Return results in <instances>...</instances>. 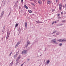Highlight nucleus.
<instances>
[{"label": "nucleus", "mask_w": 66, "mask_h": 66, "mask_svg": "<svg viewBox=\"0 0 66 66\" xmlns=\"http://www.w3.org/2000/svg\"><path fill=\"white\" fill-rule=\"evenodd\" d=\"M51 43L52 44H57L58 43L56 42V39H54L53 40H51Z\"/></svg>", "instance_id": "obj_1"}, {"label": "nucleus", "mask_w": 66, "mask_h": 66, "mask_svg": "<svg viewBox=\"0 0 66 66\" xmlns=\"http://www.w3.org/2000/svg\"><path fill=\"white\" fill-rule=\"evenodd\" d=\"M62 5L61 4H60L59 6V10L60 11L62 10Z\"/></svg>", "instance_id": "obj_2"}, {"label": "nucleus", "mask_w": 66, "mask_h": 66, "mask_svg": "<svg viewBox=\"0 0 66 66\" xmlns=\"http://www.w3.org/2000/svg\"><path fill=\"white\" fill-rule=\"evenodd\" d=\"M27 45L26 44L25 45V46L26 47H28V45H29L30 44V42L27 41Z\"/></svg>", "instance_id": "obj_3"}, {"label": "nucleus", "mask_w": 66, "mask_h": 66, "mask_svg": "<svg viewBox=\"0 0 66 66\" xmlns=\"http://www.w3.org/2000/svg\"><path fill=\"white\" fill-rule=\"evenodd\" d=\"M10 35V33H9V32L8 31L7 32V36L6 38V39H8V38L9 37V35Z\"/></svg>", "instance_id": "obj_4"}, {"label": "nucleus", "mask_w": 66, "mask_h": 66, "mask_svg": "<svg viewBox=\"0 0 66 66\" xmlns=\"http://www.w3.org/2000/svg\"><path fill=\"white\" fill-rule=\"evenodd\" d=\"M27 53V51H23L22 52V54H24Z\"/></svg>", "instance_id": "obj_5"}, {"label": "nucleus", "mask_w": 66, "mask_h": 66, "mask_svg": "<svg viewBox=\"0 0 66 66\" xmlns=\"http://www.w3.org/2000/svg\"><path fill=\"white\" fill-rule=\"evenodd\" d=\"M4 11H3L1 13V18L2 17V16L3 14H4Z\"/></svg>", "instance_id": "obj_6"}, {"label": "nucleus", "mask_w": 66, "mask_h": 66, "mask_svg": "<svg viewBox=\"0 0 66 66\" xmlns=\"http://www.w3.org/2000/svg\"><path fill=\"white\" fill-rule=\"evenodd\" d=\"M21 58V56L19 55V57L17 58V59H16V60H18V61H19V59H20Z\"/></svg>", "instance_id": "obj_7"}, {"label": "nucleus", "mask_w": 66, "mask_h": 66, "mask_svg": "<svg viewBox=\"0 0 66 66\" xmlns=\"http://www.w3.org/2000/svg\"><path fill=\"white\" fill-rule=\"evenodd\" d=\"M20 44V42H19L18 43H17V44L15 46V48H17V47H18V46L19 45V44Z\"/></svg>", "instance_id": "obj_8"}, {"label": "nucleus", "mask_w": 66, "mask_h": 66, "mask_svg": "<svg viewBox=\"0 0 66 66\" xmlns=\"http://www.w3.org/2000/svg\"><path fill=\"white\" fill-rule=\"evenodd\" d=\"M38 2L39 4H42V2L41 0L39 1Z\"/></svg>", "instance_id": "obj_9"}, {"label": "nucleus", "mask_w": 66, "mask_h": 66, "mask_svg": "<svg viewBox=\"0 0 66 66\" xmlns=\"http://www.w3.org/2000/svg\"><path fill=\"white\" fill-rule=\"evenodd\" d=\"M13 64V61H12V62H11V63L10 64L9 66H12Z\"/></svg>", "instance_id": "obj_10"}, {"label": "nucleus", "mask_w": 66, "mask_h": 66, "mask_svg": "<svg viewBox=\"0 0 66 66\" xmlns=\"http://www.w3.org/2000/svg\"><path fill=\"white\" fill-rule=\"evenodd\" d=\"M25 27L26 28L27 27V23L26 22L25 23Z\"/></svg>", "instance_id": "obj_11"}, {"label": "nucleus", "mask_w": 66, "mask_h": 66, "mask_svg": "<svg viewBox=\"0 0 66 66\" xmlns=\"http://www.w3.org/2000/svg\"><path fill=\"white\" fill-rule=\"evenodd\" d=\"M46 63L47 64H49V63H50V60H48L47 61Z\"/></svg>", "instance_id": "obj_12"}, {"label": "nucleus", "mask_w": 66, "mask_h": 66, "mask_svg": "<svg viewBox=\"0 0 66 66\" xmlns=\"http://www.w3.org/2000/svg\"><path fill=\"white\" fill-rule=\"evenodd\" d=\"M5 28V26H4L3 29V30H3L2 31V32H3H3H4V31Z\"/></svg>", "instance_id": "obj_13"}, {"label": "nucleus", "mask_w": 66, "mask_h": 66, "mask_svg": "<svg viewBox=\"0 0 66 66\" xmlns=\"http://www.w3.org/2000/svg\"><path fill=\"white\" fill-rule=\"evenodd\" d=\"M66 42V40H65L64 39L62 40L61 39V42Z\"/></svg>", "instance_id": "obj_14"}, {"label": "nucleus", "mask_w": 66, "mask_h": 66, "mask_svg": "<svg viewBox=\"0 0 66 66\" xmlns=\"http://www.w3.org/2000/svg\"><path fill=\"white\" fill-rule=\"evenodd\" d=\"M24 7L27 9H28V7H27V6H26V5H24Z\"/></svg>", "instance_id": "obj_15"}, {"label": "nucleus", "mask_w": 66, "mask_h": 66, "mask_svg": "<svg viewBox=\"0 0 66 66\" xmlns=\"http://www.w3.org/2000/svg\"><path fill=\"white\" fill-rule=\"evenodd\" d=\"M28 11L29 13H32V11H31L30 10H28Z\"/></svg>", "instance_id": "obj_16"}, {"label": "nucleus", "mask_w": 66, "mask_h": 66, "mask_svg": "<svg viewBox=\"0 0 66 66\" xmlns=\"http://www.w3.org/2000/svg\"><path fill=\"white\" fill-rule=\"evenodd\" d=\"M57 41L59 42H62V39H60L59 40H57Z\"/></svg>", "instance_id": "obj_17"}, {"label": "nucleus", "mask_w": 66, "mask_h": 66, "mask_svg": "<svg viewBox=\"0 0 66 66\" xmlns=\"http://www.w3.org/2000/svg\"><path fill=\"white\" fill-rule=\"evenodd\" d=\"M62 22H64V23L66 22V20H62Z\"/></svg>", "instance_id": "obj_18"}, {"label": "nucleus", "mask_w": 66, "mask_h": 66, "mask_svg": "<svg viewBox=\"0 0 66 66\" xmlns=\"http://www.w3.org/2000/svg\"><path fill=\"white\" fill-rule=\"evenodd\" d=\"M51 3V2L50 1L47 2V4H50Z\"/></svg>", "instance_id": "obj_19"}, {"label": "nucleus", "mask_w": 66, "mask_h": 66, "mask_svg": "<svg viewBox=\"0 0 66 66\" xmlns=\"http://www.w3.org/2000/svg\"><path fill=\"white\" fill-rule=\"evenodd\" d=\"M17 55H18V54H16L15 55L14 57V58H16L17 57Z\"/></svg>", "instance_id": "obj_20"}, {"label": "nucleus", "mask_w": 66, "mask_h": 66, "mask_svg": "<svg viewBox=\"0 0 66 66\" xmlns=\"http://www.w3.org/2000/svg\"><path fill=\"white\" fill-rule=\"evenodd\" d=\"M36 22H37V23H43V22H39V21H36Z\"/></svg>", "instance_id": "obj_21"}, {"label": "nucleus", "mask_w": 66, "mask_h": 66, "mask_svg": "<svg viewBox=\"0 0 66 66\" xmlns=\"http://www.w3.org/2000/svg\"><path fill=\"white\" fill-rule=\"evenodd\" d=\"M59 46H62V44L60 43L59 44Z\"/></svg>", "instance_id": "obj_22"}, {"label": "nucleus", "mask_w": 66, "mask_h": 66, "mask_svg": "<svg viewBox=\"0 0 66 66\" xmlns=\"http://www.w3.org/2000/svg\"><path fill=\"white\" fill-rule=\"evenodd\" d=\"M56 32V30H54L53 32V33H55Z\"/></svg>", "instance_id": "obj_23"}, {"label": "nucleus", "mask_w": 66, "mask_h": 66, "mask_svg": "<svg viewBox=\"0 0 66 66\" xmlns=\"http://www.w3.org/2000/svg\"><path fill=\"white\" fill-rule=\"evenodd\" d=\"M18 61L19 60H16V65L18 63Z\"/></svg>", "instance_id": "obj_24"}, {"label": "nucleus", "mask_w": 66, "mask_h": 66, "mask_svg": "<svg viewBox=\"0 0 66 66\" xmlns=\"http://www.w3.org/2000/svg\"><path fill=\"white\" fill-rule=\"evenodd\" d=\"M18 26V24L17 23H16L15 25V27H17Z\"/></svg>", "instance_id": "obj_25"}, {"label": "nucleus", "mask_w": 66, "mask_h": 66, "mask_svg": "<svg viewBox=\"0 0 66 66\" xmlns=\"http://www.w3.org/2000/svg\"><path fill=\"white\" fill-rule=\"evenodd\" d=\"M11 11H10L9 13V15H8V16H9V15H10V14H11Z\"/></svg>", "instance_id": "obj_26"}, {"label": "nucleus", "mask_w": 66, "mask_h": 66, "mask_svg": "<svg viewBox=\"0 0 66 66\" xmlns=\"http://www.w3.org/2000/svg\"><path fill=\"white\" fill-rule=\"evenodd\" d=\"M14 6H15V7H17L18 6L17 5V4H15L14 5Z\"/></svg>", "instance_id": "obj_27"}, {"label": "nucleus", "mask_w": 66, "mask_h": 66, "mask_svg": "<svg viewBox=\"0 0 66 66\" xmlns=\"http://www.w3.org/2000/svg\"><path fill=\"white\" fill-rule=\"evenodd\" d=\"M17 3H18V1H17V2H16L15 4H17Z\"/></svg>", "instance_id": "obj_28"}, {"label": "nucleus", "mask_w": 66, "mask_h": 66, "mask_svg": "<svg viewBox=\"0 0 66 66\" xmlns=\"http://www.w3.org/2000/svg\"><path fill=\"white\" fill-rule=\"evenodd\" d=\"M58 18L59 19H61V17L59 16L58 17Z\"/></svg>", "instance_id": "obj_29"}, {"label": "nucleus", "mask_w": 66, "mask_h": 66, "mask_svg": "<svg viewBox=\"0 0 66 66\" xmlns=\"http://www.w3.org/2000/svg\"><path fill=\"white\" fill-rule=\"evenodd\" d=\"M59 33L58 32L56 33V35H59Z\"/></svg>", "instance_id": "obj_30"}, {"label": "nucleus", "mask_w": 66, "mask_h": 66, "mask_svg": "<svg viewBox=\"0 0 66 66\" xmlns=\"http://www.w3.org/2000/svg\"><path fill=\"white\" fill-rule=\"evenodd\" d=\"M11 54H12V53H11L10 54H9V56H11Z\"/></svg>", "instance_id": "obj_31"}, {"label": "nucleus", "mask_w": 66, "mask_h": 66, "mask_svg": "<svg viewBox=\"0 0 66 66\" xmlns=\"http://www.w3.org/2000/svg\"><path fill=\"white\" fill-rule=\"evenodd\" d=\"M18 53H19L18 52H17L16 53V54H18Z\"/></svg>", "instance_id": "obj_32"}, {"label": "nucleus", "mask_w": 66, "mask_h": 66, "mask_svg": "<svg viewBox=\"0 0 66 66\" xmlns=\"http://www.w3.org/2000/svg\"><path fill=\"white\" fill-rule=\"evenodd\" d=\"M62 25H64V24H60V26H62Z\"/></svg>", "instance_id": "obj_33"}, {"label": "nucleus", "mask_w": 66, "mask_h": 66, "mask_svg": "<svg viewBox=\"0 0 66 66\" xmlns=\"http://www.w3.org/2000/svg\"><path fill=\"white\" fill-rule=\"evenodd\" d=\"M61 26L60 24H59L57 25V26Z\"/></svg>", "instance_id": "obj_34"}, {"label": "nucleus", "mask_w": 66, "mask_h": 66, "mask_svg": "<svg viewBox=\"0 0 66 66\" xmlns=\"http://www.w3.org/2000/svg\"><path fill=\"white\" fill-rule=\"evenodd\" d=\"M45 50L44 51H46V50H47V48H46V47L45 48Z\"/></svg>", "instance_id": "obj_35"}, {"label": "nucleus", "mask_w": 66, "mask_h": 66, "mask_svg": "<svg viewBox=\"0 0 66 66\" xmlns=\"http://www.w3.org/2000/svg\"><path fill=\"white\" fill-rule=\"evenodd\" d=\"M58 16H60V14H58L57 15Z\"/></svg>", "instance_id": "obj_36"}, {"label": "nucleus", "mask_w": 66, "mask_h": 66, "mask_svg": "<svg viewBox=\"0 0 66 66\" xmlns=\"http://www.w3.org/2000/svg\"><path fill=\"white\" fill-rule=\"evenodd\" d=\"M55 23H56V21H55L54 22Z\"/></svg>", "instance_id": "obj_37"}, {"label": "nucleus", "mask_w": 66, "mask_h": 66, "mask_svg": "<svg viewBox=\"0 0 66 66\" xmlns=\"http://www.w3.org/2000/svg\"><path fill=\"white\" fill-rule=\"evenodd\" d=\"M54 24V22L52 23V24Z\"/></svg>", "instance_id": "obj_38"}, {"label": "nucleus", "mask_w": 66, "mask_h": 66, "mask_svg": "<svg viewBox=\"0 0 66 66\" xmlns=\"http://www.w3.org/2000/svg\"><path fill=\"white\" fill-rule=\"evenodd\" d=\"M21 2L22 3L23 2V0H21Z\"/></svg>", "instance_id": "obj_39"}, {"label": "nucleus", "mask_w": 66, "mask_h": 66, "mask_svg": "<svg viewBox=\"0 0 66 66\" xmlns=\"http://www.w3.org/2000/svg\"><path fill=\"white\" fill-rule=\"evenodd\" d=\"M61 14H63V13L62 12H61Z\"/></svg>", "instance_id": "obj_40"}, {"label": "nucleus", "mask_w": 66, "mask_h": 66, "mask_svg": "<svg viewBox=\"0 0 66 66\" xmlns=\"http://www.w3.org/2000/svg\"><path fill=\"white\" fill-rule=\"evenodd\" d=\"M56 2H57V0H56Z\"/></svg>", "instance_id": "obj_41"}, {"label": "nucleus", "mask_w": 66, "mask_h": 66, "mask_svg": "<svg viewBox=\"0 0 66 66\" xmlns=\"http://www.w3.org/2000/svg\"><path fill=\"white\" fill-rule=\"evenodd\" d=\"M10 0H8V2H10Z\"/></svg>", "instance_id": "obj_42"}, {"label": "nucleus", "mask_w": 66, "mask_h": 66, "mask_svg": "<svg viewBox=\"0 0 66 66\" xmlns=\"http://www.w3.org/2000/svg\"><path fill=\"white\" fill-rule=\"evenodd\" d=\"M20 29V28H19L18 30V31H19Z\"/></svg>", "instance_id": "obj_43"}, {"label": "nucleus", "mask_w": 66, "mask_h": 66, "mask_svg": "<svg viewBox=\"0 0 66 66\" xmlns=\"http://www.w3.org/2000/svg\"><path fill=\"white\" fill-rule=\"evenodd\" d=\"M28 61H30V59H28Z\"/></svg>", "instance_id": "obj_44"}, {"label": "nucleus", "mask_w": 66, "mask_h": 66, "mask_svg": "<svg viewBox=\"0 0 66 66\" xmlns=\"http://www.w3.org/2000/svg\"><path fill=\"white\" fill-rule=\"evenodd\" d=\"M32 4L34 6V4Z\"/></svg>", "instance_id": "obj_45"}, {"label": "nucleus", "mask_w": 66, "mask_h": 66, "mask_svg": "<svg viewBox=\"0 0 66 66\" xmlns=\"http://www.w3.org/2000/svg\"><path fill=\"white\" fill-rule=\"evenodd\" d=\"M53 36H55V37H56V36H54V35H53Z\"/></svg>", "instance_id": "obj_46"}, {"label": "nucleus", "mask_w": 66, "mask_h": 66, "mask_svg": "<svg viewBox=\"0 0 66 66\" xmlns=\"http://www.w3.org/2000/svg\"><path fill=\"white\" fill-rule=\"evenodd\" d=\"M43 1H45V0H42Z\"/></svg>", "instance_id": "obj_47"}, {"label": "nucleus", "mask_w": 66, "mask_h": 66, "mask_svg": "<svg viewBox=\"0 0 66 66\" xmlns=\"http://www.w3.org/2000/svg\"><path fill=\"white\" fill-rule=\"evenodd\" d=\"M23 65V64H22V65H21V66H22Z\"/></svg>", "instance_id": "obj_48"}, {"label": "nucleus", "mask_w": 66, "mask_h": 66, "mask_svg": "<svg viewBox=\"0 0 66 66\" xmlns=\"http://www.w3.org/2000/svg\"><path fill=\"white\" fill-rule=\"evenodd\" d=\"M57 21H59V20H57Z\"/></svg>", "instance_id": "obj_49"}, {"label": "nucleus", "mask_w": 66, "mask_h": 66, "mask_svg": "<svg viewBox=\"0 0 66 66\" xmlns=\"http://www.w3.org/2000/svg\"><path fill=\"white\" fill-rule=\"evenodd\" d=\"M53 33H53H53H52V34H53Z\"/></svg>", "instance_id": "obj_50"}, {"label": "nucleus", "mask_w": 66, "mask_h": 66, "mask_svg": "<svg viewBox=\"0 0 66 66\" xmlns=\"http://www.w3.org/2000/svg\"><path fill=\"white\" fill-rule=\"evenodd\" d=\"M3 38H2V40H3Z\"/></svg>", "instance_id": "obj_51"}, {"label": "nucleus", "mask_w": 66, "mask_h": 66, "mask_svg": "<svg viewBox=\"0 0 66 66\" xmlns=\"http://www.w3.org/2000/svg\"><path fill=\"white\" fill-rule=\"evenodd\" d=\"M41 55H40V56H41Z\"/></svg>", "instance_id": "obj_52"}, {"label": "nucleus", "mask_w": 66, "mask_h": 66, "mask_svg": "<svg viewBox=\"0 0 66 66\" xmlns=\"http://www.w3.org/2000/svg\"><path fill=\"white\" fill-rule=\"evenodd\" d=\"M30 1H32V0H30Z\"/></svg>", "instance_id": "obj_53"}, {"label": "nucleus", "mask_w": 66, "mask_h": 66, "mask_svg": "<svg viewBox=\"0 0 66 66\" xmlns=\"http://www.w3.org/2000/svg\"><path fill=\"white\" fill-rule=\"evenodd\" d=\"M52 11H54V10H52Z\"/></svg>", "instance_id": "obj_54"}, {"label": "nucleus", "mask_w": 66, "mask_h": 66, "mask_svg": "<svg viewBox=\"0 0 66 66\" xmlns=\"http://www.w3.org/2000/svg\"><path fill=\"white\" fill-rule=\"evenodd\" d=\"M47 20H46V21H47Z\"/></svg>", "instance_id": "obj_55"}, {"label": "nucleus", "mask_w": 66, "mask_h": 66, "mask_svg": "<svg viewBox=\"0 0 66 66\" xmlns=\"http://www.w3.org/2000/svg\"><path fill=\"white\" fill-rule=\"evenodd\" d=\"M0 17H1V16H0Z\"/></svg>", "instance_id": "obj_56"}]
</instances>
